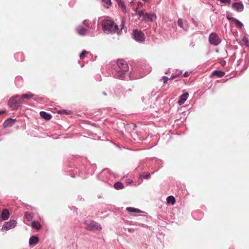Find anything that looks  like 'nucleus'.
Listing matches in <instances>:
<instances>
[{
  "label": "nucleus",
  "instance_id": "obj_31",
  "mask_svg": "<svg viewBox=\"0 0 249 249\" xmlns=\"http://www.w3.org/2000/svg\"><path fill=\"white\" fill-rule=\"evenodd\" d=\"M227 18L228 20H232L233 21V18H234L232 17H231L229 15H227Z\"/></svg>",
  "mask_w": 249,
  "mask_h": 249
},
{
  "label": "nucleus",
  "instance_id": "obj_24",
  "mask_svg": "<svg viewBox=\"0 0 249 249\" xmlns=\"http://www.w3.org/2000/svg\"><path fill=\"white\" fill-rule=\"evenodd\" d=\"M33 96H34V95L33 94H32L30 92H28L27 93L23 94L21 96V98H22V99H31L32 98H33Z\"/></svg>",
  "mask_w": 249,
  "mask_h": 249
},
{
  "label": "nucleus",
  "instance_id": "obj_27",
  "mask_svg": "<svg viewBox=\"0 0 249 249\" xmlns=\"http://www.w3.org/2000/svg\"><path fill=\"white\" fill-rule=\"evenodd\" d=\"M178 26L179 27H180V28H183V21H182V19L178 18Z\"/></svg>",
  "mask_w": 249,
  "mask_h": 249
},
{
  "label": "nucleus",
  "instance_id": "obj_33",
  "mask_svg": "<svg viewBox=\"0 0 249 249\" xmlns=\"http://www.w3.org/2000/svg\"><path fill=\"white\" fill-rule=\"evenodd\" d=\"M190 75V73L188 72H185L184 74V76L185 77H188Z\"/></svg>",
  "mask_w": 249,
  "mask_h": 249
},
{
  "label": "nucleus",
  "instance_id": "obj_26",
  "mask_svg": "<svg viewBox=\"0 0 249 249\" xmlns=\"http://www.w3.org/2000/svg\"><path fill=\"white\" fill-rule=\"evenodd\" d=\"M88 53V52L85 50H83L81 53L80 54V59H83L85 57V55Z\"/></svg>",
  "mask_w": 249,
  "mask_h": 249
},
{
  "label": "nucleus",
  "instance_id": "obj_28",
  "mask_svg": "<svg viewBox=\"0 0 249 249\" xmlns=\"http://www.w3.org/2000/svg\"><path fill=\"white\" fill-rule=\"evenodd\" d=\"M143 5V4L142 2H140V1H139L138 2V5H137V8H138V10H141V7H142Z\"/></svg>",
  "mask_w": 249,
  "mask_h": 249
},
{
  "label": "nucleus",
  "instance_id": "obj_9",
  "mask_svg": "<svg viewBox=\"0 0 249 249\" xmlns=\"http://www.w3.org/2000/svg\"><path fill=\"white\" fill-rule=\"evenodd\" d=\"M233 9L238 12H241L244 9L243 4L241 2H234L232 5Z\"/></svg>",
  "mask_w": 249,
  "mask_h": 249
},
{
  "label": "nucleus",
  "instance_id": "obj_2",
  "mask_svg": "<svg viewBox=\"0 0 249 249\" xmlns=\"http://www.w3.org/2000/svg\"><path fill=\"white\" fill-rule=\"evenodd\" d=\"M102 26L105 33L120 34V31H119L118 25L115 24L112 20H103L102 22Z\"/></svg>",
  "mask_w": 249,
  "mask_h": 249
},
{
  "label": "nucleus",
  "instance_id": "obj_19",
  "mask_svg": "<svg viewBox=\"0 0 249 249\" xmlns=\"http://www.w3.org/2000/svg\"><path fill=\"white\" fill-rule=\"evenodd\" d=\"M167 202L168 203H171L172 205H174L176 202V200L175 197L172 196H170L167 198Z\"/></svg>",
  "mask_w": 249,
  "mask_h": 249
},
{
  "label": "nucleus",
  "instance_id": "obj_21",
  "mask_svg": "<svg viewBox=\"0 0 249 249\" xmlns=\"http://www.w3.org/2000/svg\"><path fill=\"white\" fill-rule=\"evenodd\" d=\"M77 31L79 35L84 36L86 34L87 30L84 28H81L80 29H77Z\"/></svg>",
  "mask_w": 249,
  "mask_h": 249
},
{
  "label": "nucleus",
  "instance_id": "obj_29",
  "mask_svg": "<svg viewBox=\"0 0 249 249\" xmlns=\"http://www.w3.org/2000/svg\"><path fill=\"white\" fill-rule=\"evenodd\" d=\"M162 79L163 80L164 83H166L167 81L169 80V78L166 76H163Z\"/></svg>",
  "mask_w": 249,
  "mask_h": 249
},
{
  "label": "nucleus",
  "instance_id": "obj_20",
  "mask_svg": "<svg viewBox=\"0 0 249 249\" xmlns=\"http://www.w3.org/2000/svg\"><path fill=\"white\" fill-rule=\"evenodd\" d=\"M32 228L37 230H39L41 228L40 224L37 221H33L32 223Z\"/></svg>",
  "mask_w": 249,
  "mask_h": 249
},
{
  "label": "nucleus",
  "instance_id": "obj_30",
  "mask_svg": "<svg viewBox=\"0 0 249 249\" xmlns=\"http://www.w3.org/2000/svg\"><path fill=\"white\" fill-rule=\"evenodd\" d=\"M124 22L123 20L122 21V23H121V29L120 30V32H121L122 30L124 28Z\"/></svg>",
  "mask_w": 249,
  "mask_h": 249
},
{
  "label": "nucleus",
  "instance_id": "obj_6",
  "mask_svg": "<svg viewBox=\"0 0 249 249\" xmlns=\"http://www.w3.org/2000/svg\"><path fill=\"white\" fill-rule=\"evenodd\" d=\"M18 98H19V96L17 95L11 98L9 100L8 105L13 109H17L19 107V104L21 103L20 101H18L16 99Z\"/></svg>",
  "mask_w": 249,
  "mask_h": 249
},
{
  "label": "nucleus",
  "instance_id": "obj_22",
  "mask_svg": "<svg viewBox=\"0 0 249 249\" xmlns=\"http://www.w3.org/2000/svg\"><path fill=\"white\" fill-rule=\"evenodd\" d=\"M213 74L214 75H216L219 77H222L225 75V72L220 71H214Z\"/></svg>",
  "mask_w": 249,
  "mask_h": 249
},
{
  "label": "nucleus",
  "instance_id": "obj_8",
  "mask_svg": "<svg viewBox=\"0 0 249 249\" xmlns=\"http://www.w3.org/2000/svg\"><path fill=\"white\" fill-rule=\"evenodd\" d=\"M16 225V221L13 220H11L4 224L2 227V229H4L7 231L14 228Z\"/></svg>",
  "mask_w": 249,
  "mask_h": 249
},
{
  "label": "nucleus",
  "instance_id": "obj_14",
  "mask_svg": "<svg viewBox=\"0 0 249 249\" xmlns=\"http://www.w3.org/2000/svg\"><path fill=\"white\" fill-rule=\"evenodd\" d=\"M39 242L38 238L36 236H32L29 239L30 245H36Z\"/></svg>",
  "mask_w": 249,
  "mask_h": 249
},
{
  "label": "nucleus",
  "instance_id": "obj_10",
  "mask_svg": "<svg viewBox=\"0 0 249 249\" xmlns=\"http://www.w3.org/2000/svg\"><path fill=\"white\" fill-rule=\"evenodd\" d=\"M117 4L119 7L121 9L122 12L124 14H126L127 12L126 6L124 3V2L122 0H116Z\"/></svg>",
  "mask_w": 249,
  "mask_h": 249
},
{
  "label": "nucleus",
  "instance_id": "obj_11",
  "mask_svg": "<svg viewBox=\"0 0 249 249\" xmlns=\"http://www.w3.org/2000/svg\"><path fill=\"white\" fill-rule=\"evenodd\" d=\"M189 96L188 93L186 92L185 93L183 94L179 97V99L178 101V104L179 105H181L184 103L185 101L187 100Z\"/></svg>",
  "mask_w": 249,
  "mask_h": 249
},
{
  "label": "nucleus",
  "instance_id": "obj_35",
  "mask_svg": "<svg viewBox=\"0 0 249 249\" xmlns=\"http://www.w3.org/2000/svg\"><path fill=\"white\" fill-rule=\"evenodd\" d=\"M5 111H0V115L3 113Z\"/></svg>",
  "mask_w": 249,
  "mask_h": 249
},
{
  "label": "nucleus",
  "instance_id": "obj_13",
  "mask_svg": "<svg viewBox=\"0 0 249 249\" xmlns=\"http://www.w3.org/2000/svg\"><path fill=\"white\" fill-rule=\"evenodd\" d=\"M15 121L16 119L9 118L4 122L3 124V126L4 127L11 126L14 124Z\"/></svg>",
  "mask_w": 249,
  "mask_h": 249
},
{
  "label": "nucleus",
  "instance_id": "obj_7",
  "mask_svg": "<svg viewBox=\"0 0 249 249\" xmlns=\"http://www.w3.org/2000/svg\"><path fill=\"white\" fill-rule=\"evenodd\" d=\"M209 41L211 44L217 46L220 42L221 40L219 37L215 33H212L211 34L209 37Z\"/></svg>",
  "mask_w": 249,
  "mask_h": 249
},
{
  "label": "nucleus",
  "instance_id": "obj_34",
  "mask_svg": "<svg viewBox=\"0 0 249 249\" xmlns=\"http://www.w3.org/2000/svg\"><path fill=\"white\" fill-rule=\"evenodd\" d=\"M177 77V76H172L170 79L172 80V79H174V78H176Z\"/></svg>",
  "mask_w": 249,
  "mask_h": 249
},
{
  "label": "nucleus",
  "instance_id": "obj_1",
  "mask_svg": "<svg viewBox=\"0 0 249 249\" xmlns=\"http://www.w3.org/2000/svg\"><path fill=\"white\" fill-rule=\"evenodd\" d=\"M133 10L135 12V14L139 17V18L140 19L141 18H142V20L143 21L152 22L156 20L157 18L155 14L147 13L144 9L138 10V8H136Z\"/></svg>",
  "mask_w": 249,
  "mask_h": 249
},
{
  "label": "nucleus",
  "instance_id": "obj_18",
  "mask_svg": "<svg viewBox=\"0 0 249 249\" xmlns=\"http://www.w3.org/2000/svg\"><path fill=\"white\" fill-rule=\"evenodd\" d=\"M126 211L129 213H141V211L138 209L132 208V207H127L126 209Z\"/></svg>",
  "mask_w": 249,
  "mask_h": 249
},
{
  "label": "nucleus",
  "instance_id": "obj_23",
  "mask_svg": "<svg viewBox=\"0 0 249 249\" xmlns=\"http://www.w3.org/2000/svg\"><path fill=\"white\" fill-rule=\"evenodd\" d=\"M114 187L117 190L122 189L124 188V185L122 182H118L114 184Z\"/></svg>",
  "mask_w": 249,
  "mask_h": 249
},
{
  "label": "nucleus",
  "instance_id": "obj_36",
  "mask_svg": "<svg viewBox=\"0 0 249 249\" xmlns=\"http://www.w3.org/2000/svg\"><path fill=\"white\" fill-rule=\"evenodd\" d=\"M62 111H63V112H64V113H67V112H66V110H63Z\"/></svg>",
  "mask_w": 249,
  "mask_h": 249
},
{
  "label": "nucleus",
  "instance_id": "obj_4",
  "mask_svg": "<svg viewBox=\"0 0 249 249\" xmlns=\"http://www.w3.org/2000/svg\"><path fill=\"white\" fill-rule=\"evenodd\" d=\"M84 223L87 226L86 229L88 230H101L102 227L97 223L91 220H86Z\"/></svg>",
  "mask_w": 249,
  "mask_h": 249
},
{
  "label": "nucleus",
  "instance_id": "obj_12",
  "mask_svg": "<svg viewBox=\"0 0 249 249\" xmlns=\"http://www.w3.org/2000/svg\"><path fill=\"white\" fill-rule=\"evenodd\" d=\"M33 214L31 213L26 212L23 217L24 223L27 224L28 222H30L33 219Z\"/></svg>",
  "mask_w": 249,
  "mask_h": 249
},
{
  "label": "nucleus",
  "instance_id": "obj_25",
  "mask_svg": "<svg viewBox=\"0 0 249 249\" xmlns=\"http://www.w3.org/2000/svg\"><path fill=\"white\" fill-rule=\"evenodd\" d=\"M233 21L235 23L237 27L241 28L243 26V24L240 21L235 18H233Z\"/></svg>",
  "mask_w": 249,
  "mask_h": 249
},
{
  "label": "nucleus",
  "instance_id": "obj_17",
  "mask_svg": "<svg viewBox=\"0 0 249 249\" xmlns=\"http://www.w3.org/2000/svg\"><path fill=\"white\" fill-rule=\"evenodd\" d=\"M102 2L103 6L107 9L109 8L112 4L111 0H102Z\"/></svg>",
  "mask_w": 249,
  "mask_h": 249
},
{
  "label": "nucleus",
  "instance_id": "obj_3",
  "mask_svg": "<svg viewBox=\"0 0 249 249\" xmlns=\"http://www.w3.org/2000/svg\"><path fill=\"white\" fill-rule=\"evenodd\" d=\"M117 63L119 70L116 73L115 76L118 78H124L126 72H127L129 70L127 63L123 59H119Z\"/></svg>",
  "mask_w": 249,
  "mask_h": 249
},
{
  "label": "nucleus",
  "instance_id": "obj_16",
  "mask_svg": "<svg viewBox=\"0 0 249 249\" xmlns=\"http://www.w3.org/2000/svg\"><path fill=\"white\" fill-rule=\"evenodd\" d=\"M40 115L42 118H44L46 120H50L52 118V116L46 112L41 111Z\"/></svg>",
  "mask_w": 249,
  "mask_h": 249
},
{
  "label": "nucleus",
  "instance_id": "obj_32",
  "mask_svg": "<svg viewBox=\"0 0 249 249\" xmlns=\"http://www.w3.org/2000/svg\"><path fill=\"white\" fill-rule=\"evenodd\" d=\"M150 176V174H146L144 175H142V177L144 178H149Z\"/></svg>",
  "mask_w": 249,
  "mask_h": 249
},
{
  "label": "nucleus",
  "instance_id": "obj_5",
  "mask_svg": "<svg viewBox=\"0 0 249 249\" xmlns=\"http://www.w3.org/2000/svg\"><path fill=\"white\" fill-rule=\"evenodd\" d=\"M133 38L137 41L142 42L144 41L145 37L144 34L140 30L135 29L133 31Z\"/></svg>",
  "mask_w": 249,
  "mask_h": 249
},
{
  "label": "nucleus",
  "instance_id": "obj_15",
  "mask_svg": "<svg viewBox=\"0 0 249 249\" xmlns=\"http://www.w3.org/2000/svg\"><path fill=\"white\" fill-rule=\"evenodd\" d=\"M9 216V213L7 209L3 210L1 213V218L3 220L8 219Z\"/></svg>",
  "mask_w": 249,
  "mask_h": 249
},
{
  "label": "nucleus",
  "instance_id": "obj_37",
  "mask_svg": "<svg viewBox=\"0 0 249 249\" xmlns=\"http://www.w3.org/2000/svg\"><path fill=\"white\" fill-rule=\"evenodd\" d=\"M143 1H145V2H147L149 0H142Z\"/></svg>",
  "mask_w": 249,
  "mask_h": 249
}]
</instances>
